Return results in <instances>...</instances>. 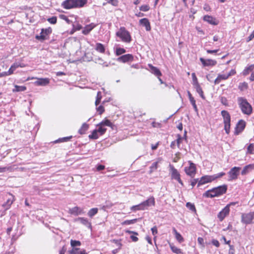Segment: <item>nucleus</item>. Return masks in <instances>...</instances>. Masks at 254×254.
<instances>
[{
	"label": "nucleus",
	"instance_id": "f257e3e1",
	"mask_svg": "<svg viewBox=\"0 0 254 254\" xmlns=\"http://www.w3.org/2000/svg\"><path fill=\"white\" fill-rule=\"evenodd\" d=\"M227 190V186L226 185L220 186L207 190L203 194V196L210 198L218 196L225 193Z\"/></svg>",
	"mask_w": 254,
	"mask_h": 254
},
{
	"label": "nucleus",
	"instance_id": "f03ea898",
	"mask_svg": "<svg viewBox=\"0 0 254 254\" xmlns=\"http://www.w3.org/2000/svg\"><path fill=\"white\" fill-rule=\"evenodd\" d=\"M87 2V0H65L62 3V6L65 9L82 7Z\"/></svg>",
	"mask_w": 254,
	"mask_h": 254
},
{
	"label": "nucleus",
	"instance_id": "7ed1b4c3",
	"mask_svg": "<svg viewBox=\"0 0 254 254\" xmlns=\"http://www.w3.org/2000/svg\"><path fill=\"white\" fill-rule=\"evenodd\" d=\"M238 103L242 113L247 115H250L252 113L253 109L252 106L244 97H238Z\"/></svg>",
	"mask_w": 254,
	"mask_h": 254
},
{
	"label": "nucleus",
	"instance_id": "20e7f679",
	"mask_svg": "<svg viewBox=\"0 0 254 254\" xmlns=\"http://www.w3.org/2000/svg\"><path fill=\"white\" fill-rule=\"evenodd\" d=\"M116 35L120 38L122 41L126 43H130L131 41V36L128 31L124 27H121L116 32Z\"/></svg>",
	"mask_w": 254,
	"mask_h": 254
},
{
	"label": "nucleus",
	"instance_id": "39448f33",
	"mask_svg": "<svg viewBox=\"0 0 254 254\" xmlns=\"http://www.w3.org/2000/svg\"><path fill=\"white\" fill-rule=\"evenodd\" d=\"M221 115L223 119V123L224 125V130L227 134H229L231 126V116L229 112L226 110H223L221 112Z\"/></svg>",
	"mask_w": 254,
	"mask_h": 254
},
{
	"label": "nucleus",
	"instance_id": "423d86ee",
	"mask_svg": "<svg viewBox=\"0 0 254 254\" xmlns=\"http://www.w3.org/2000/svg\"><path fill=\"white\" fill-rule=\"evenodd\" d=\"M52 32L51 28L42 29L40 35H36L35 38L40 41H44L48 39V36Z\"/></svg>",
	"mask_w": 254,
	"mask_h": 254
},
{
	"label": "nucleus",
	"instance_id": "0eeeda50",
	"mask_svg": "<svg viewBox=\"0 0 254 254\" xmlns=\"http://www.w3.org/2000/svg\"><path fill=\"white\" fill-rule=\"evenodd\" d=\"M242 222L246 224L254 223V211L242 215Z\"/></svg>",
	"mask_w": 254,
	"mask_h": 254
},
{
	"label": "nucleus",
	"instance_id": "6e6552de",
	"mask_svg": "<svg viewBox=\"0 0 254 254\" xmlns=\"http://www.w3.org/2000/svg\"><path fill=\"white\" fill-rule=\"evenodd\" d=\"M25 65L23 63H15L11 65L10 68L7 72H2L0 74V76H6L12 74L14 71L18 67H24Z\"/></svg>",
	"mask_w": 254,
	"mask_h": 254
},
{
	"label": "nucleus",
	"instance_id": "1a4fd4ad",
	"mask_svg": "<svg viewBox=\"0 0 254 254\" xmlns=\"http://www.w3.org/2000/svg\"><path fill=\"white\" fill-rule=\"evenodd\" d=\"M170 170L171 172V177L172 179L177 180L179 184L183 186V183L180 178V174L178 170L174 168V167L170 165Z\"/></svg>",
	"mask_w": 254,
	"mask_h": 254
},
{
	"label": "nucleus",
	"instance_id": "9d476101",
	"mask_svg": "<svg viewBox=\"0 0 254 254\" xmlns=\"http://www.w3.org/2000/svg\"><path fill=\"white\" fill-rule=\"evenodd\" d=\"M190 166L185 168L186 173L191 177H193L196 173L195 165L192 162L189 161Z\"/></svg>",
	"mask_w": 254,
	"mask_h": 254
},
{
	"label": "nucleus",
	"instance_id": "9b49d317",
	"mask_svg": "<svg viewBox=\"0 0 254 254\" xmlns=\"http://www.w3.org/2000/svg\"><path fill=\"white\" fill-rule=\"evenodd\" d=\"M214 181L213 176L205 175L202 176L199 180L197 184V187L206 183H210Z\"/></svg>",
	"mask_w": 254,
	"mask_h": 254
},
{
	"label": "nucleus",
	"instance_id": "f8f14e48",
	"mask_svg": "<svg viewBox=\"0 0 254 254\" xmlns=\"http://www.w3.org/2000/svg\"><path fill=\"white\" fill-rule=\"evenodd\" d=\"M245 127L246 122L243 120H240L235 127V134L238 135L244 129Z\"/></svg>",
	"mask_w": 254,
	"mask_h": 254
},
{
	"label": "nucleus",
	"instance_id": "ddd939ff",
	"mask_svg": "<svg viewBox=\"0 0 254 254\" xmlns=\"http://www.w3.org/2000/svg\"><path fill=\"white\" fill-rule=\"evenodd\" d=\"M240 169V167H234L230 170L228 173L230 178V180H235L237 178Z\"/></svg>",
	"mask_w": 254,
	"mask_h": 254
},
{
	"label": "nucleus",
	"instance_id": "4468645a",
	"mask_svg": "<svg viewBox=\"0 0 254 254\" xmlns=\"http://www.w3.org/2000/svg\"><path fill=\"white\" fill-rule=\"evenodd\" d=\"M230 212L229 205H227L218 214L219 220L222 221L229 214Z\"/></svg>",
	"mask_w": 254,
	"mask_h": 254
},
{
	"label": "nucleus",
	"instance_id": "2eb2a0df",
	"mask_svg": "<svg viewBox=\"0 0 254 254\" xmlns=\"http://www.w3.org/2000/svg\"><path fill=\"white\" fill-rule=\"evenodd\" d=\"M144 210L147 209L150 206H154L155 204V198L153 196H151L145 201L141 202Z\"/></svg>",
	"mask_w": 254,
	"mask_h": 254
},
{
	"label": "nucleus",
	"instance_id": "dca6fc26",
	"mask_svg": "<svg viewBox=\"0 0 254 254\" xmlns=\"http://www.w3.org/2000/svg\"><path fill=\"white\" fill-rule=\"evenodd\" d=\"M203 19L209 24L213 25H217L219 24V20L210 15L204 16Z\"/></svg>",
	"mask_w": 254,
	"mask_h": 254
},
{
	"label": "nucleus",
	"instance_id": "f3484780",
	"mask_svg": "<svg viewBox=\"0 0 254 254\" xmlns=\"http://www.w3.org/2000/svg\"><path fill=\"white\" fill-rule=\"evenodd\" d=\"M133 60V57L131 54H126L123 55L117 59V61L120 62L127 63L132 61Z\"/></svg>",
	"mask_w": 254,
	"mask_h": 254
},
{
	"label": "nucleus",
	"instance_id": "a211bd4d",
	"mask_svg": "<svg viewBox=\"0 0 254 254\" xmlns=\"http://www.w3.org/2000/svg\"><path fill=\"white\" fill-rule=\"evenodd\" d=\"M75 222H79L82 225L86 226L89 229L92 228L91 223L88 221L87 218L84 217H78L74 220Z\"/></svg>",
	"mask_w": 254,
	"mask_h": 254
},
{
	"label": "nucleus",
	"instance_id": "6ab92c4d",
	"mask_svg": "<svg viewBox=\"0 0 254 254\" xmlns=\"http://www.w3.org/2000/svg\"><path fill=\"white\" fill-rule=\"evenodd\" d=\"M200 61L204 66H214L217 64L216 61L211 59L205 60L202 58H200Z\"/></svg>",
	"mask_w": 254,
	"mask_h": 254
},
{
	"label": "nucleus",
	"instance_id": "aec40b11",
	"mask_svg": "<svg viewBox=\"0 0 254 254\" xmlns=\"http://www.w3.org/2000/svg\"><path fill=\"white\" fill-rule=\"evenodd\" d=\"M69 212L71 214L75 216H78L79 215L84 213L83 209L79 207L75 206L69 210Z\"/></svg>",
	"mask_w": 254,
	"mask_h": 254
},
{
	"label": "nucleus",
	"instance_id": "412c9836",
	"mask_svg": "<svg viewBox=\"0 0 254 254\" xmlns=\"http://www.w3.org/2000/svg\"><path fill=\"white\" fill-rule=\"evenodd\" d=\"M96 24L93 23H91L88 25H86L82 31V33L84 35L88 34L96 26Z\"/></svg>",
	"mask_w": 254,
	"mask_h": 254
},
{
	"label": "nucleus",
	"instance_id": "4be33fe9",
	"mask_svg": "<svg viewBox=\"0 0 254 254\" xmlns=\"http://www.w3.org/2000/svg\"><path fill=\"white\" fill-rule=\"evenodd\" d=\"M9 195L10 197H9L7 199L6 201L2 204V206L5 210H7L10 208L11 205L12 204L14 201V196L10 193H9Z\"/></svg>",
	"mask_w": 254,
	"mask_h": 254
},
{
	"label": "nucleus",
	"instance_id": "5701e85b",
	"mask_svg": "<svg viewBox=\"0 0 254 254\" xmlns=\"http://www.w3.org/2000/svg\"><path fill=\"white\" fill-rule=\"evenodd\" d=\"M148 66L149 68L148 70L155 75L157 76H160L162 75L160 70L156 67L153 66L151 64H148Z\"/></svg>",
	"mask_w": 254,
	"mask_h": 254
},
{
	"label": "nucleus",
	"instance_id": "b1692460",
	"mask_svg": "<svg viewBox=\"0 0 254 254\" xmlns=\"http://www.w3.org/2000/svg\"><path fill=\"white\" fill-rule=\"evenodd\" d=\"M50 82V80L48 78H38V80L35 81V83L39 86H46L48 85Z\"/></svg>",
	"mask_w": 254,
	"mask_h": 254
},
{
	"label": "nucleus",
	"instance_id": "393cba45",
	"mask_svg": "<svg viewBox=\"0 0 254 254\" xmlns=\"http://www.w3.org/2000/svg\"><path fill=\"white\" fill-rule=\"evenodd\" d=\"M141 25L145 27L146 31H150L151 29L150 24L149 20L147 18H142L139 20Z\"/></svg>",
	"mask_w": 254,
	"mask_h": 254
},
{
	"label": "nucleus",
	"instance_id": "a878e982",
	"mask_svg": "<svg viewBox=\"0 0 254 254\" xmlns=\"http://www.w3.org/2000/svg\"><path fill=\"white\" fill-rule=\"evenodd\" d=\"M193 86L195 88L196 92L199 94L200 96L204 99L205 97L203 94V92L198 82L195 81V85H193Z\"/></svg>",
	"mask_w": 254,
	"mask_h": 254
},
{
	"label": "nucleus",
	"instance_id": "bb28decb",
	"mask_svg": "<svg viewBox=\"0 0 254 254\" xmlns=\"http://www.w3.org/2000/svg\"><path fill=\"white\" fill-rule=\"evenodd\" d=\"M254 168V166L252 164H249L248 165L246 166L243 169L241 172V174L242 175H245L248 173H249L251 171H252Z\"/></svg>",
	"mask_w": 254,
	"mask_h": 254
},
{
	"label": "nucleus",
	"instance_id": "cd10ccee",
	"mask_svg": "<svg viewBox=\"0 0 254 254\" xmlns=\"http://www.w3.org/2000/svg\"><path fill=\"white\" fill-rule=\"evenodd\" d=\"M173 232L175 235L176 239L178 241L179 243H182L184 242V239L183 237L179 233L177 232V231L175 228H173Z\"/></svg>",
	"mask_w": 254,
	"mask_h": 254
},
{
	"label": "nucleus",
	"instance_id": "c85d7f7f",
	"mask_svg": "<svg viewBox=\"0 0 254 254\" xmlns=\"http://www.w3.org/2000/svg\"><path fill=\"white\" fill-rule=\"evenodd\" d=\"M95 50L101 53H104L105 51L104 45L102 44L99 43H96Z\"/></svg>",
	"mask_w": 254,
	"mask_h": 254
},
{
	"label": "nucleus",
	"instance_id": "c756f323",
	"mask_svg": "<svg viewBox=\"0 0 254 254\" xmlns=\"http://www.w3.org/2000/svg\"><path fill=\"white\" fill-rule=\"evenodd\" d=\"M88 127L89 126L88 124L83 123L80 128L78 130V133L80 134H83L85 133V132L87 130Z\"/></svg>",
	"mask_w": 254,
	"mask_h": 254
},
{
	"label": "nucleus",
	"instance_id": "7c9ffc66",
	"mask_svg": "<svg viewBox=\"0 0 254 254\" xmlns=\"http://www.w3.org/2000/svg\"><path fill=\"white\" fill-rule=\"evenodd\" d=\"M254 69V64H251L248 67H246L243 71L244 75H247L249 74L250 72L253 71Z\"/></svg>",
	"mask_w": 254,
	"mask_h": 254
},
{
	"label": "nucleus",
	"instance_id": "2f4dec72",
	"mask_svg": "<svg viewBox=\"0 0 254 254\" xmlns=\"http://www.w3.org/2000/svg\"><path fill=\"white\" fill-rule=\"evenodd\" d=\"M98 212V209L97 208H93L90 209L87 215L89 217L92 218L95 216Z\"/></svg>",
	"mask_w": 254,
	"mask_h": 254
},
{
	"label": "nucleus",
	"instance_id": "473e14b6",
	"mask_svg": "<svg viewBox=\"0 0 254 254\" xmlns=\"http://www.w3.org/2000/svg\"><path fill=\"white\" fill-rule=\"evenodd\" d=\"M98 126H102L104 127L105 126L112 127V123L109 121V120L106 119L105 120L102 121L101 122H100Z\"/></svg>",
	"mask_w": 254,
	"mask_h": 254
},
{
	"label": "nucleus",
	"instance_id": "72a5a7b5",
	"mask_svg": "<svg viewBox=\"0 0 254 254\" xmlns=\"http://www.w3.org/2000/svg\"><path fill=\"white\" fill-rule=\"evenodd\" d=\"M130 209L133 211H135L137 210H144L141 203H140V204H139L138 205L132 206L131 207Z\"/></svg>",
	"mask_w": 254,
	"mask_h": 254
},
{
	"label": "nucleus",
	"instance_id": "f704fd0d",
	"mask_svg": "<svg viewBox=\"0 0 254 254\" xmlns=\"http://www.w3.org/2000/svg\"><path fill=\"white\" fill-rule=\"evenodd\" d=\"M26 87L24 86L15 85L14 88L12 90L13 92L24 91L26 90Z\"/></svg>",
	"mask_w": 254,
	"mask_h": 254
},
{
	"label": "nucleus",
	"instance_id": "c9c22d12",
	"mask_svg": "<svg viewBox=\"0 0 254 254\" xmlns=\"http://www.w3.org/2000/svg\"><path fill=\"white\" fill-rule=\"evenodd\" d=\"M98 133H99V132L97 130V129L94 130L92 131V134H90L89 135V138L93 139H97L99 137Z\"/></svg>",
	"mask_w": 254,
	"mask_h": 254
},
{
	"label": "nucleus",
	"instance_id": "e433bc0d",
	"mask_svg": "<svg viewBox=\"0 0 254 254\" xmlns=\"http://www.w3.org/2000/svg\"><path fill=\"white\" fill-rule=\"evenodd\" d=\"M126 52V51L125 49L120 48V47H117L116 49L115 53L116 56H118L120 55H121L122 54H123Z\"/></svg>",
	"mask_w": 254,
	"mask_h": 254
},
{
	"label": "nucleus",
	"instance_id": "4c0bfd02",
	"mask_svg": "<svg viewBox=\"0 0 254 254\" xmlns=\"http://www.w3.org/2000/svg\"><path fill=\"white\" fill-rule=\"evenodd\" d=\"M161 159H159L156 162H154L152 165L150 166V172H152L154 171V170H156L158 168V164L161 161Z\"/></svg>",
	"mask_w": 254,
	"mask_h": 254
},
{
	"label": "nucleus",
	"instance_id": "58836bf2",
	"mask_svg": "<svg viewBox=\"0 0 254 254\" xmlns=\"http://www.w3.org/2000/svg\"><path fill=\"white\" fill-rule=\"evenodd\" d=\"M98 128L97 129V130L98 131L99 133L101 135L104 134L105 132L106 131V128H105L104 126H98Z\"/></svg>",
	"mask_w": 254,
	"mask_h": 254
},
{
	"label": "nucleus",
	"instance_id": "ea45409f",
	"mask_svg": "<svg viewBox=\"0 0 254 254\" xmlns=\"http://www.w3.org/2000/svg\"><path fill=\"white\" fill-rule=\"evenodd\" d=\"M72 136H69L67 137H64L63 138H59V139L56 141V142H66L69 141L71 138Z\"/></svg>",
	"mask_w": 254,
	"mask_h": 254
},
{
	"label": "nucleus",
	"instance_id": "a19ab883",
	"mask_svg": "<svg viewBox=\"0 0 254 254\" xmlns=\"http://www.w3.org/2000/svg\"><path fill=\"white\" fill-rule=\"evenodd\" d=\"M80 250L79 248H72L71 250L68 251L69 254H79Z\"/></svg>",
	"mask_w": 254,
	"mask_h": 254
},
{
	"label": "nucleus",
	"instance_id": "79ce46f5",
	"mask_svg": "<svg viewBox=\"0 0 254 254\" xmlns=\"http://www.w3.org/2000/svg\"><path fill=\"white\" fill-rule=\"evenodd\" d=\"M170 248L172 252L175 254H179L181 253V251L180 249L177 247L170 245Z\"/></svg>",
	"mask_w": 254,
	"mask_h": 254
},
{
	"label": "nucleus",
	"instance_id": "37998d69",
	"mask_svg": "<svg viewBox=\"0 0 254 254\" xmlns=\"http://www.w3.org/2000/svg\"><path fill=\"white\" fill-rule=\"evenodd\" d=\"M101 98H102L101 93V92L98 91L97 92L96 100L95 101L96 106H97L100 103Z\"/></svg>",
	"mask_w": 254,
	"mask_h": 254
},
{
	"label": "nucleus",
	"instance_id": "c03bdc74",
	"mask_svg": "<svg viewBox=\"0 0 254 254\" xmlns=\"http://www.w3.org/2000/svg\"><path fill=\"white\" fill-rule=\"evenodd\" d=\"M70 245L73 248H75L76 246L81 245V242L79 241L73 240L70 241Z\"/></svg>",
	"mask_w": 254,
	"mask_h": 254
},
{
	"label": "nucleus",
	"instance_id": "a18cd8bd",
	"mask_svg": "<svg viewBox=\"0 0 254 254\" xmlns=\"http://www.w3.org/2000/svg\"><path fill=\"white\" fill-rule=\"evenodd\" d=\"M247 152L250 154H254V143H251L248 146L247 148Z\"/></svg>",
	"mask_w": 254,
	"mask_h": 254
},
{
	"label": "nucleus",
	"instance_id": "49530a36",
	"mask_svg": "<svg viewBox=\"0 0 254 254\" xmlns=\"http://www.w3.org/2000/svg\"><path fill=\"white\" fill-rule=\"evenodd\" d=\"M186 206L188 208L192 211H196L194 205L190 202H187L186 204Z\"/></svg>",
	"mask_w": 254,
	"mask_h": 254
},
{
	"label": "nucleus",
	"instance_id": "de8ad7c7",
	"mask_svg": "<svg viewBox=\"0 0 254 254\" xmlns=\"http://www.w3.org/2000/svg\"><path fill=\"white\" fill-rule=\"evenodd\" d=\"M59 17L61 19L65 20L67 24H70L71 22V21L68 18V17L64 14H60L59 15Z\"/></svg>",
	"mask_w": 254,
	"mask_h": 254
},
{
	"label": "nucleus",
	"instance_id": "09e8293b",
	"mask_svg": "<svg viewBox=\"0 0 254 254\" xmlns=\"http://www.w3.org/2000/svg\"><path fill=\"white\" fill-rule=\"evenodd\" d=\"M190 101L191 103V105H192L195 112L196 113H198V109H197V106L195 104V101L194 99H191V100H190Z\"/></svg>",
	"mask_w": 254,
	"mask_h": 254
},
{
	"label": "nucleus",
	"instance_id": "8fccbe9b",
	"mask_svg": "<svg viewBox=\"0 0 254 254\" xmlns=\"http://www.w3.org/2000/svg\"><path fill=\"white\" fill-rule=\"evenodd\" d=\"M12 170V167H0V173L4 172L6 171H11Z\"/></svg>",
	"mask_w": 254,
	"mask_h": 254
},
{
	"label": "nucleus",
	"instance_id": "3c124183",
	"mask_svg": "<svg viewBox=\"0 0 254 254\" xmlns=\"http://www.w3.org/2000/svg\"><path fill=\"white\" fill-rule=\"evenodd\" d=\"M121 241V240H113V242L116 244V246L118 248V249H121L122 246Z\"/></svg>",
	"mask_w": 254,
	"mask_h": 254
},
{
	"label": "nucleus",
	"instance_id": "603ef678",
	"mask_svg": "<svg viewBox=\"0 0 254 254\" xmlns=\"http://www.w3.org/2000/svg\"><path fill=\"white\" fill-rule=\"evenodd\" d=\"M225 175V173L224 172H220L219 173H218L217 174H215L212 175L213 177L214 181L216 180L218 178H221L224 176Z\"/></svg>",
	"mask_w": 254,
	"mask_h": 254
},
{
	"label": "nucleus",
	"instance_id": "864d4df0",
	"mask_svg": "<svg viewBox=\"0 0 254 254\" xmlns=\"http://www.w3.org/2000/svg\"><path fill=\"white\" fill-rule=\"evenodd\" d=\"M57 17L56 16H53L51 18H49L47 20L48 22H49L51 24H56L57 22Z\"/></svg>",
	"mask_w": 254,
	"mask_h": 254
},
{
	"label": "nucleus",
	"instance_id": "5fc2aeb1",
	"mask_svg": "<svg viewBox=\"0 0 254 254\" xmlns=\"http://www.w3.org/2000/svg\"><path fill=\"white\" fill-rule=\"evenodd\" d=\"M136 221H137L136 219L129 220H126L123 222V224H126V225H130V224H132L135 223Z\"/></svg>",
	"mask_w": 254,
	"mask_h": 254
},
{
	"label": "nucleus",
	"instance_id": "6e6d98bb",
	"mask_svg": "<svg viewBox=\"0 0 254 254\" xmlns=\"http://www.w3.org/2000/svg\"><path fill=\"white\" fill-rule=\"evenodd\" d=\"M220 101H221V103L225 105V106H227L228 105V100L227 99V98L225 97H221V99H220Z\"/></svg>",
	"mask_w": 254,
	"mask_h": 254
},
{
	"label": "nucleus",
	"instance_id": "4d7b16f0",
	"mask_svg": "<svg viewBox=\"0 0 254 254\" xmlns=\"http://www.w3.org/2000/svg\"><path fill=\"white\" fill-rule=\"evenodd\" d=\"M149 7L147 5H143L140 7V10L142 11H147L149 10Z\"/></svg>",
	"mask_w": 254,
	"mask_h": 254
},
{
	"label": "nucleus",
	"instance_id": "13d9d810",
	"mask_svg": "<svg viewBox=\"0 0 254 254\" xmlns=\"http://www.w3.org/2000/svg\"><path fill=\"white\" fill-rule=\"evenodd\" d=\"M183 139V137L181 136L180 134H177V139L176 141V143H177L178 147H179L180 144L181 142V140Z\"/></svg>",
	"mask_w": 254,
	"mask_h": 254
},
{
	"label": "nucleus",
	"instance_id": "bf43d9fd",
	"mask_svg": "<svg viewBox=\"0 0 254 254\" xmlns=\"http://www.w3.org/2000/svg\"><path fill=\"white\" fill-rule=\"evenodd\" d=\"M73 28L75 31L79 30L82 28V26L78 23L73 24Z\"/></svg>",
	"mask_w": 254,
	"mask_h": 254
},
{
	"label": "nucleus",
	"instance_id": "052dcab7",
	"mask_svg": "<svg viewBox=\"0 0 254 254\" xmlns=\"http://www.w3.org/2000/svg\"><path fill=\"white\" fill-rule=\"evenodd\" d=\"M97 110L99 112V114L101 115L104 112V108L103 106L100 105L97 108Z\"/></svg>",
	"mask_w": 254,
	"mask_h": 254
},
{
	"label": "nucleus",
	"instance_id": "680f3d73",
	"mask_svg": "<svg viewBox=\"0 0 254 254\" xmlns=\"http://www.w3.org/2000/svg\"><path fill=\"white\" fill-rule=\"evenodd\" d=\"M218 76L220 78L221 80H225V79H227L228 78V76L227 74H219Z\"/></svg>",
	"mask_w": 254,
	"mask_h": 254
},
{
	"label": "nucleus",
	"instance_id": "e2e57ef3",
	"mask_svg": "<svg viewBox=\"0 0 254 254\" xmlns=\"http://www.w3.org/2000/svg\"><path fill=\"white\" fill-rule=\"evenodd\" d=\"M229 254H235V250L234 249V247L229 244Z\"/></svg>",
	"mask_w": 254,
	"mask_h": 254
},
{
	"label": "nucleus",
	"instance_id": "0e129e2a",
	"mask_svg": "<svg viewBox=\"0 0 254 254\" xmlns=\"http://www.w3.org/2000/svg\"><path fill=\"white\" fill-rule=\"evenodd\" d=\"M108 2L110 3L114 6H117L118 4V0H110Z\"/></svg>",
	"mask_w": 254,
	"mask_h": 254
},
{
	"label": "nucleus",
	"instance_id": "69168bd1",
	"mask_svg": "<svg viewBox=\"0 0 254 254\" xmlns=\"http://www.w3.org/2000/svg\"><path fill=\"white\" fill-rule=\"evenodd\" d=\"M254 38V31L252 33V34L247 38V42H249L251 41Z\"/></svg>",
	"mask_w": 254,
	"mask_h": 254
},
{
	"label": "nucleus",
	"instance_id": "338daca9",
	"mask_svg": "<svg viewBox=\"0 0 254 254\" xmlns=\"http://www.w3.org/2000/svg\"><path fill=\"white\" fill-rule=\"evenodd\" d=\"M212 244L216 247H219L220 245L219 242L217 240H213Z\"/></svg>",
	"mask_w": 254,
	"mask_h": 254
},
{
	"label": "nucleus",
	"instance_id": "774afa93",
	"mask_svg": "<svg viewBox=\"0 0 254 254\" xmlns=\"http://www.w3.org/2000/svg\"><path fill=\"white\" fill-rule=\"evenodd\" d=\"M152 235L155 236L157 233V228L156 226H154L151 228Z\"/></svg>",
	"mask_w": 254,
	"mask_h": 254
}]
</instances>
